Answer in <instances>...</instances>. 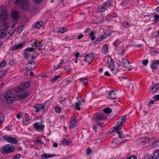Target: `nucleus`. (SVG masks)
Returning <instances> with one entry per match:
<instances>
[{"instance_id":"1","label":"nucleus","mask_w":159,"mask_h":159,"mask_svg":"<svg viewBox=\"0 0 159 159\" xmlns=\"http://www.w3.org/2000/svg\"><path fill=\"white\" fill-rule=\"evenodd\" d=\"M123 124V123L120 122V121H118L115 127L110 129V131L111 134L114 135L118 134L119 137L121 139L124 138L125 135L123 134V132L122 130H120Z\"/></svg>"},{"instance_id":"2","label":"nucleus","mask_w":159,"mask_h":159,"mask_svg":"<svg viewBox=\"0 0 159 159\" xmlns=\"http://www.w3.org/2000/svg\"><path fill=\"white\" fill-rule=\"evenodd\" d=\"M12 1L23 11H27L29 10V5L28 0H12Z\"/></svg>"},{"instance_id":"3","label":"nucleus","mask_w":159,"mask_h":159,"mask_svg":"<svg viewBox=\"0 0 159 159\" xmlns=\"http://www.w3.org/2000/svg\"><path fill=\"white\" fill-rule=\"evenodd\" d=\"M4 98L5 102L9 104L14 102L16 99V97L9 91L4 93Z\"/></svg>"},{"instance_id":"4","label":"nucleus","mask_w":159,"mask_h":159,"mask_svg":"<svg viewBox=\"0 0 159 159\" xmlns=\"http://www.w3.org/2000/svg\"><path fill=\"white\" fill-rule=\"evenodd\" d=\"M30 82L29 81L22 83L19 86L15 88V91L16 93L25 91L30 86Z\"/></svg>"},{"instance_id":"5","label":"nucleus","mask_w":159,"mask_h":159,"mask_svg":"<svg viewBox=\"0 0 159 159\" xmlns=\"http://www.w3.org/2000/svg\"><path fill=\"white\" fill-rule=\"evenodd\" d=\"M15 150L14 146L10 144H7L1 148V151L3 154L9 153L12 152Z\"/></svg>"},{"instance_id":"6","label":"nucleus","mask_w":159,"mask_h":159,"mask_svg":"<svg viewBox=\"0 0 159 159\" xmlns=\"http://www.w3.org/2000/svg\"><path fill=\"white\" fill-rule=\"evenodd\" d=\"M2 138L6 142L12 144H16L18 142V140L16 138L11 136H8L6 135L3 136Z\"/></svg>"},{"instance_id":"7","label":"nucleus","mask_w":159,"mask_h":159,"mask_svg":"<svg viewBox=\"0 0 159 159\" xmlns=\"http://www.w3.org/2000/svg\"><path fill=\"white\" fill-rule=\"evenodd\" d=\"M45 107V105L43 103H37L34 107V108L35 109V112L38 113L44 110Z\"/></svg>"},{"instance_id":"8","label":"nucleus","mask_w":159,"mask_h":159,"mask_svg":"<svg viewBox=\"0 0 159 159\" xmlns=\"http://www.w3.org/2000/svg\"><path fill=\"white\" fill-rule=\"evenodd\" d=\"M151 139L150 138L148 137H144L140 138L138 140V143L139 145L145 144V143H149Z\"/></svg>"},{"instance_id":"9","label":"nucleus","mask_w":159,"mask_h":159,"mask_svg":"<svg viewBox=\"0 0 159 159\" xmlns=\"http://www.w3.org/2000/svg\"><path fill=\"white\" fill-rule=\"evenodd\" d=\"M34 127L38 131L41 132L43 130L45 126L43 124H40L38 122H36L33 124Z\"/></svg>"},{"instance_id":"10","label":"nucleus","mask_w":159,"mask_h":159,"mask_svg":"<svg viewBox=\"0 0 159 159\" xmlns=\"http://www.w3.org/2000/svg\"><path fill=\"white\" fill-rule=\"evenodd\" d=\"M94 54L93 53L86 55L84 59V61L87 62L89 64H90L93 61L94 58Z\"/></svg>"},{"instance_id":"11","label":"nucleus","mask_w":159,"mask_h":159,"mask_svg":"<svg viewBox=\"0 0 159 159\" xmlns=\"http://www.w3.org/2000/svg\"><path fill=\"white\" fill-rule=\"evenodd\" d=\"M122 60V63L124 69H125L127 70H132L134 68V67H132V66H129L130 64L128 60L123 59Z\"/></svg>"},{"instance_id":"12","label":"nucleus","mask_w":159,"mask_h":159,"mask_svg":"<svg viewBox=\"0 0 159 159\" xmlns=\"http://www.w3.org/2000/svg\"><path fill=\"white\" fill-rule=\"evenodd\" d=\"M94 116L96 120H105L107 117L103 113H96L94 115Z\"/></svg>"},{"instance_id":"13","label":"nucleus","mask_w":159,"mask_h":159,"mask_svg":"<svg viewBox=\"0 0 159 159\" xmlns=\"http://www.w3.org/2000/svg\"><path fill=\"white\" fill-rule=\"evenodd\" d=\"M77 119L76 117L73 116L71 117L70 123L69 127L70 129L75 128L76 125Z\"/></svg>"},{"instance_id":"14","label":"nucleus","mask_w":159,"mask_h":159,"mask_svg":"<svg viewBox=\"0 0 159 159\" xmlns=\"http://www.w3.org/2000/svg\"><path fill=\"white\" fill-rule=\"evenodd\" d=\"M159 89V84H154L152 87L150 88V91L152 94H154Z\"/></svg>"},{"instance_id":"15","label":"nucleus","mask_w":159,"mask_h":159,"mask_svg":"<svg viewBox=\"0 0 159 159\" xmlns=\"http://www.w3.org/2000/svg\"><path fill=\"white\" fill-rule=\"evenodd\" d=\"M159 65V60H155L151 61L150 66L152 69H156L157 68V65Z\"/></svg>"},{"instance_id":"16","label":"nucleus","mask_w":159,"mask_h":159,"mask_svg":"<svg viewBox=\"0 0 159 159\" xmlns=\"http://www.w3.org/2000/svg\"><path fill=\"white\" fill-rule=\"evenodd\" d=\"M7 14L5 10H0V21L4 20L7 16Z\"/></svg>"},{"instance_id":"17","label":"nucleus","mask_w":159,"mask_h":159,"mask_svg":"<svg viewBox=\"0 0 159 159\" xmlns=\"http://www.w3.org/2000/svg\"><path fill=\"white\" fill-rule=\"evenodd\" d=\"M107 96L109 98L112 99H116L117 98L116 95L114 90L110 91L108 93Z\"/></svg>"},{"instance_id":"18","label":"nucleus","mask_w":159,"mask_h":159,"mask_svg":"<svg viewBox=\"0 0 159 159\" xmlns=\"http://www.w3.org/2000/svg\"><path fill=\"white\" fill-rule=\"evenodd\" d=\"M12 19L14 21H17L19 18V14L18 12L15 10H13L11 12Z\"/></svg>"},{"instance_id":"19","label":"nucleus","mask_w":159,"mask_h":159,"mask_svg":"<svg viewBox=\"0 0 159 159\" xmlns=\"http://www.w3.org/2000/svg\"><path fill=\"white\" fill-rule=\"evenodd\" d=\"M89 78L88 77H83L80 78V84L85 86H86L89 82Z\"/></svg>"},{"instance_id":"20","label":"nucleus","mask_w":159,"mask_h":159,"mask_svg":"<svg viewBox=\"0 0 159 159\" xmlns=\"http://www.w3.org/2000/svg\"><path fill=\"white\" fill-rule=\"evenodd\" d=\"M7 33L6 29L2 28L0 29V38L2 39L5 37Z\"/></svg>"},{"instance_id":"21","label":"nucleus","mask_w":159,"mask_h":159,"mask_svg":"<svg viewBox=\"0 0 159 159\" xmlns=\"http://www.w3.org/2000/svg\"><path fill=\"white\" fill-rule=\"evenodd\" d=\"M30 94V92L28 91L25 92L23 94L19 95L18 96V98L20 99H24L27 97Z\"/></svg>"},{"instance_id":"22","label":"nucleus","mask_w":159,"mask_h":159,"mask_svg":"<svg viewBox=\"0 0 159 159\" xmlns=\"http://www.w3.org/2000/svg\"><path fill=\"white\" fill-rule=\"evenodd\" d=\"M26 66V69H27L28 70H33L36 66L35 63L34 62H30L29 63L27 64Z\"/></svg>"},{"instance_id":"23","label":"nucleus","mask_w":159,"mask_h":159,"mask_svg":"<svg viewBox=\"0 0 159 159\" xmlns=\"http://www.w3.org/2000/svg\"><path fill=\"white\" fill-rule=\"evenodd\" d=\"M25 44V43L23 42V43H20L18 44H15L12 47L11 50L12 51H14L18 49H19L22 47Z\"/></svg>"},{"instance_id":"24","label":"nucleus","mask_w":159,"mask_h":159,"mask_svg":"<svg viewBox=\"0 0 159 159\" xmlns=\"http://www.w3.org/2000/svg\"><path fill=\"white\" fill-rule=\"evenodd\" d=\"M57 155L53 154H43L41 156V157L42 159H47L49 158H51L52 157H55L57 156Z\"/></svg>"},{"instance_id":"25","label":"nucleus","mask_w":159,"mask_h":159,"mask_svg":"<svg viewBox=\"0 0 159 159\" xmlns=\"http://www.w3.org/2000/svg\"><path fill=\"white\" fill-rule=\"evenodd\" d=\"M4 20H3V21L1 20L0 21V24L1 23V22H2V24L1 25V29L7 28V29L9 25V23L8 22L4 21Z\"/></svg>"},{"instance_id":"26","label":"nucleus","mask_w":159,"mask_h":159,"mask_svg":"<svg viewBox=\"0 0 159 159\" xmlns=\"http://www.w3.org/2000/svg\"><path fill=\"white\" fill-rule=\"evenodd\" d=\"M36 42V47L39 49H41L42 47L44 44L43 40H41L40 41H37Z\"/></svg>"},{"instance_id":"27","label":"nucleus","mask_w":159,"mask_h":159,"mask_svg":"<svg viewBox=\"0 0 159 159\" xmlns=\"http://www.w3.org/2000/svg\"><path fill=\"white\" fill-rule=\"evenodd\" d=\"M108 63L109 66L111 70H115V69H116V67L114 66V61L111 58H110V62L109 61Z\"/></svg>"},{"instance_id":"28","label":"nucleus","mask_w":159,"mask_h":159,"mask_svg":"<svg viewBox=\"0 0 159 159\" xmlns=\"http://www.w3.org/2000/svg\"><path fill=\"white\" fill-rule=\"evenodd\" d=\"M43 21H38L34 24V26L36 28L39 29L43 25Z\"/></svg>"},{"instance_id":"29","label":"nucleus","mask_w":159,"mask_h":159,"mask_svg":"<svg viewBox=\"0 0 159 159\" xmlns=\"http://www.w3.org/2000/svg\"><path fill=\"white\" fill-rule=\"evenodd\" d=\"M152 157V159H157L159 158V150L155 151L153 153V156Z\"/></svg>"},{"instance_id":"30","label":"nucleus","mask_w":159,"mask_h":159,"mask_svg":"<svg viewBox=\"0 0 159 159\" xmlns=\"http://www.w3.org/2000/svg\"><path fill=\"white\" fill-rule=\"evenodd\" d=\"M107 9L106 8L105 6L103 4L101 5L98 7V11L99 12L104 11Z\"/></svg>"},{"instance_id":"31","label":"nucleus","mask_w":159,"mask_h":159,"mask_svg":"<svg viewBox=\"0 0 159 159\" xmlns=\"http://www.w3.org/2000/svg\"><path fill=\"white\" fill-rule=\"evenodd\" d=\"M103 111L105 114H109L112 112V110L110 108L107 107L105 108L103 110Z\"/></svg>"},{"instance_id":"32","label":"nucleus","mask_w":159,"mask_h":159,"mask_svg":"<svg viewBox=\"0 0 159 159\" xmlns=\"http://www.w3.org/2000/svg\"><path fill=\"white\" fill-rule=\"evenodd\" d=\"M106 35L105 34H101L96 39L97 41L99 42L102 41L106 38Z\"/></svg>"},{"instance_id":"33","label":"nucleus","mask_w":159,"mask_h":159,"mask_svg":"<svg viewBox=\"0 0 159 159\" xmlns=\"http://www.w3.org/2000/svg\"><path fill=\"white\" fill-rule=\"evenodd\" d=\"M24 120H25L27 122L25 123L26 124H27V122L30 121L29 115L28 113H25L24 114Z\"/></svg>"},{"instance_id":"34","label":"nucleus","mask_w":159,"mask_h":159,"mask_svg":"<svg viewBox=\"0 0 159 159\" xmlns=\"http://www.w3.org/2000/svg\"><path fill=\"white\" fill-rule=\"evenodd\" d=\"M102 50L104 54H106L108 52V46L107 44H105L102 48Z\"/></svg>"},{"instance_id":"35","label":"nucleus","mask_w":159,"mask_h":159,"mask_svg":"<svg viewBox=\"0 0 159 159\" xmlns=\"http://www.w3.org/2000/svg\"><path fill=\"white\" fill-rule=\"evenodd\" d=\"M60 77V75L55 76L51 79L50 81L52 83H54L56 81V80L59 79Z\"/></svg>"},{"instance_id":"36","label":"nucleus","mask_w":159,"mask_h":159,"mask_svg":"<svg viewBox=\"0 0 159 159\" xmlns=\"http://www.w3.org/2000/svg\"><path fill=\"white\" fill-rule=\"evenodd\" d=\"M67 30V28L66 27H62L60 28L59 30L57 31V32L61 34H62L66 32Z\"/></svg>"},{"instance_id":"37","label":"nucleus","mask_w":159,"mask_h":159,"mask_svg":"<svg viewBox=\"0 0 159 159\" xmlns=\"http://www.w3.org/2000/svg\"><path fill=\"white\" fill-rule=\"evenodd\" d=\"M61 142L63 143L64 145H69L70 143L68 141V139H64Z\"/></svg>"},{"instance_id":"38","label":"nucleus","mask_w":159,"mask_h":159,"mask_svg":"<svg viewBox=\"0 0 159 159\" xmlns=\"http://www.w3.org/2000/svg\"><path fill=\"white\" fill-rule=\"evenodd\" d=\"M85 103V98L84 97H81L80 96V106L82 105H84Z\"/></svg>"},{"instance_id":"39","label":"nucleus","mask_w":159,"mask_h":159,"mask_svg":"<svg viewBox=\"0 0 159 159\" xmlns=\"http://www.w3.org/2000/svg\"><path fill=\"white\" fill-rule=\"evenodd\" d=\"M95 34L94 32L93 31H91L90 33V35L91 36V40L92 41L94 40L96 38V37L95 36Z\"/></svg>"},{"instance_id":"40","label":"nucleus","mask_w":159,"mask_h":159,"mask_svg":"<svg viewBox=\"0 0 159 159\" xmlns=\"http://www.w3.org/2000/svg\"><path fill=\"white\" fill-rule=\"evenodd\" d=\"M105 6L106 8H107L111 6V3L110 1H108L107 2L103 4Z\"/></svg>"},{"instance_id":"41","label":"nucleus","mask_w":159,"mask_h":159,"mask_svg":"<svg viewBox=\"0 0 159 159\" xmlns=\"http://www.w3.org/2000/svg\"><path fill=\"white\" fill-rule=\"evenodd\" d=\"M126 115H125L121 116L120 118H121L120 120H121V121H120V122L123 123V124L125 122V118H126Z\"/></svg>"},{"instance_id":"42","label":"nucleus","mask_w":159,"mask_h":159,"mask_svg":"<svg viewBox=\"0 0 159 159\" xmlns=\"http://www.w3.org/2000/svg\"><path fill=\"white\" fill-rule=\"evenodd\" d=\"M35 50V48H28L25 49V51L26 52H32L34 51Z\"/></svg>"},{"instance_id":"43","label":"nucleus","mask_w":159,"mask_h":159,"mask_svg":"<svg viewBox=\"0 0 159 159\" xmlns=\"http://www.w3.org/2000/svg\"><path fill=\"white\" fill-rule=\"evenodd\" d=\"M24 28V26L22 25L20 27H19V28L17 30V32L19 34H20L22 30H23Z\"/></svg>"},{"instance_id":"44","label":"nucleus","mask_w":159,"mask_h":159,"mask_svg":"<svg viewBox=\"0 0 159 159\" xmlns=\"http://www.w3.org/2000/svg\"><path fill=\"white\" fill-rule=\"evenodd\" d=\"M34 142L35 143H39L40 144H43L44 145L46 146V144L44 143L43 142L41 141V140L39 139H36L35 140H34Z\"/></svg>"},{"instance_id":"45","label":"nucleus","mask_w":159,"mask_h":159,"mask_svg":"<svg viewBox=\"0 0 159 159\" xmlns=\"http://www.w3.org/2000/svg\"><path fill=\"white\" fill-rule=\"evenodd\" d=\"M55 111L58 113H60L61 112V108L59 107H56L55 108Z\"/></svg>"},{"instance_id":"46","label":"nucleus","mask_w":159,"mask_h":159,"mask_svg":"<svg viewBox=\"0 0 159 159\" xmlns=\"http://www.w3.org/2000/svg\"><path fill=\"white\" fill-rule=\"evenodd\" d=\"M74 108L78 110H80V103L76 102L74 106Z\"/></svg>"},{"instance_id":"47","label":"nucleus","mask_w":159,"mask_h":159,"mask_svg":"<svg viewBox=\"0 0 159 159\" xmlns=\"http://www.w3.org/2000/svg\"><path fill=\"white\" fill-rule=\"evenodd\" d=\"M153 98L155 101L159 100V94L154 95L153 97Z\"/></svg>"},{"instance_id":"48","label":"nucleus","mask_w":159,"mask_h":159,"mask_svg":"<svg viewBox=\"0 0 159 159\" xmlns=\"http://www.w3.org/2000/svg\"><path fill=\"white\" fill-rule=\"evenodd\" d=\"M6 72V70H0V78L3 76Z\"/></svg>"},{"instance_id":"49","label":"nucleus","mask_w":159,"mask_h":159,"mask_svg":"<svg viewBox=\"0 0 159 159\" xmlns=\"http://www.w3.org/2000/svg\"><path fill=\"white\" fill-rule=\"evenodd\" d=\"M6 65V62L5 61H3L0 63V69L4 67Z\"/></svg>"},{"instance_id":"50","label":"nucleus","mask_w":159,"mask_h":159,"mask_svg":"<svg viewBox=\"0 0 159 159\" xmlns=\"http://www.w3.org/2000/svg\"><path fill=\"white\" fill-rule=\"evenodd\" d=\"M92 153V150L90 148H88L87 150L86 153L87 155H90Z\"/></svg>"},{"instance_id":"51","label":"nucleus","mask_w":159,"mask_h":159,"mask_svg":"<svg viewBox=\"0 0 159 159\" xmlns=\"http://www.w3.org/2000/svg\"><path fill=\"white\" fill-rule=\"evenodd\" d=\"M154 21L155 22H157L159 19V15H155L154 17Z\"/></svg>"},{"instance_id":"52","label":"nucleus","mask_w":159,"mask_h":159,"mask_svg":"<svg viewBox=\"0 0 159 159\" xmlns=\"http://www.w3.org/2000/svg\"><path fill=\"white\" fill-rule=\"evenodd\" d=\"M148 62V59H147V60H146L143 61L142 62V63H143V65L144 66H146L147 65Z\"/></svg>"},{"instance_id":"53","label":"nucleus","mask_w":159,"mask_h":159,"mask_svg":"<svg viewBox=\"0 0 159 159\" xmlns=\"http://www.w3.org/2000/svg\"><path fill=\"white\" fill-rule=\"evenodd\" d=\"M120 42L119 40H116L114 43V46H117L120 43Z\"/></svg>"},{"instance_id":"54","label":"nucleus","mask_w":159,"mask_h":159,"mask_svg":"<svg viewBox=\"0 0 159 159\" xmlns=\"http://www.w3.org/2000/svg\"><path fill=\"white\" fill-rule=\"evenodd\" d=\"M24 54L25 55V58L26 59L28 58L30 56L29 53L28 52L25 51Z\"/></svg>"},{"instance_id":"55","label":"nucleus","mask_w":159,"mask_h":159,"mask_svg":"<svg viewBox=\"0 0 159 159\" xmlns=\"http://www.w3.org/2000/svg\"><path fill=\"white\" fill-rule=\"evenodd\" d=\"M5 119V117L4 116H2L0 117V124L2 123L3 121H4Z\"/></svg>"},{"instance_id":"56","label":"nucleus","mask_w":159,"mask_h":159,"mask_svg":"<svg viewBox=\"0 0 159 159\" xmlns=\"http://www.w3.org/2000/svg\"><path fill=\"white\" fill-rule=\"evenodd\" d=\"M15 29H12V30H11V32H9L8 33V34H10V36H11L15 32Z\"/></svg>"},{"instance_id":"57","label":"nucleus","mask_w":159,"mask_h":159,"mask_svg":"<svg viewBox=\"0 0 159 159\" xmlns=\"http://www.w3.org/2000/svg\"><path fill=\"white\" fill-rule=\"evenodd\" d=\"M62 63H60L58 66H57V67L56 69V70L57 69H64L63 68H62Z\"/></svg>"},{"instance_id":"58","label":"nucleus","mask_w":159,"mask_h":159,"mask_svg":"<svg viewBox=\"0 0 159 159\" xmlns=\"http://www.w3.org/2000/svg\"><path fill=\"white\" fill-rule=\"evenodd\" d=\"M15 61L14 60H11L10 61L9 64L11 66H13L15 64Z\"/></svg>"},{"instance_id":"59","label":"nucleus","mask_w":159,"mask_h":159,"mask_svg":"<svg viewBox=\"0 0 159 159\" xmlns=\"http://www.w3.org/2000/svg\"><path fill=\"white\" fill-rule=\"evenodd\" d=\"M104 123L103 122L101 123H99L97 124V125L100 127H102L104 126Z\"/></svg>"},{"instance_id":"60","label":"nucleus","mask_w":159,"mask_h":159,"mask_svg":"<svg viewBox=\"0 0 159 159\" xmlns=\"http://www.w3.org/2000/svg\"><path fill=\"white\" fill-rule=\"evenodd\" d=\"M34 3L37 4H39L40 3L42 0H32Z\"/></svg>"},{"instance_id":"61","label":"nucleus","mask_w":159,"mask_h":159,"mask_svg":"<svg viewBox=\"0 0 159 159\" xmlns=\"http://www.w3.org/2000/svg\"><path fill=\"white\" fill-rule=\"evenodd\" d=\"M20 158V155L19 154L16 155L14 158V159H19Z\"/></svg>"},{"instance_id":"62","label":"nucleus","mask_w":159,"mask_h":159,"mask_svg":"<svg viewBox=\"0 0 159 159\" xmlns=\"http://www.w3.org/2000/svg\"><path fill=\"white\" fill-rule=\"evenodd\" d=\"M47 75V73L46 72H44L42 73L41 75V76L43 77H46Z\"/></svg>"},{"instance_id":"63","label":"nucleus","mask_w":159,"mask_h":159,"mask_svg":"<svg viewBox=\"0 0 159 159\" xmlns=\"http://www.w3.org/2000/svg\"><path fill=\"white\" fill-rule=\"evenodd\" d=\"M154 103V101L152 100H151L148 104V106H149L150 104H153Z\"/></svg>"},{"instance_id":"64","label":"nucleus","mask_w":159,"mask_h":159,"mask_svg":"<svg viewBox=\"0 0 159 159\" xmlns=\"http://www.w3.org/2000/svg\"><path fill=\"white\" fill-rule=\"evenodd\" d=\"M104 75H105L107 76H109V75H110V74L109 73V72L107 71H106L104 73Z\"/></svg>"}]
</instances>
